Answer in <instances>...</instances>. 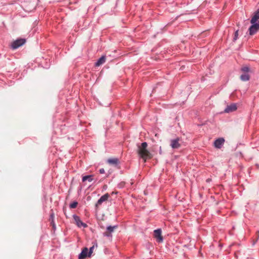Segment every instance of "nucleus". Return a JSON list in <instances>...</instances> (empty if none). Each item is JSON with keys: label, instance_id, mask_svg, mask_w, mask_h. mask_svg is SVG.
I'll list each match as a JSON object with an SVG mask.
<instances>
[{"label": "nucleus", "instance_id": "f257e3e1", "mask_svg": "<svg viewBox=\"0 0 259 259\" xmlns=\"http://www.w3.org/2000/svg\"><path fill=\"white\" fill-rule=\"evenodd\" d=\"M148 144L146 142H143L138 146V153L141 158L146 162L147 159L151 158L150 152L147 150Z\"/></svg>", "mask_w": 259, "mask_h": 259}, {"label": "nucleus", "instance_id": "f03ea898", "mask_svg": "<svg viewBox=\"0 0 259 259\" xmlns=\"http://www.w3.org/2000/svg\"><path fill=\"white\" fill-rule=\"evenodd\" d=\"M259 30V21L258 23H251V26L248 29L249 34L253 35Z\"/></svg>", "mask_w": 259, "mask_h": 259}, {"label": "nucleus", "instance_id": "7ed1b4c3", "mask_svg": "<svg viewBox=\"0 0 259 259\" xmlns=\"http://www.w3.org/2000/svg\"><path fill=\"white\" fill-rule=\"evenodd\" d=\"M25 42L26 40L25 39H17L12 43L11 48L13 49H16L24 45Z\"/></svg>", "mask_w": 259, "mask_h": 259}, {"label": "nucleus", "instance_id": "20e7f679", "mask_svg": "<svg viewBox=\"0 0 259 259\" xmlns=\"http://www.w3.org/2000/svg\"><path fill=\"white\" fill-rule=\"evenodd\" d=\"M73 218L75 221L76 225H77V226L78 227H79V228L83 227V228H85L88 227L87 225L85 223L82 222L81 221L79 217H78L76 214H73Z\"/></svg>", "mask_w": 259, "mask_h": 259}, {"label": "nucleus", "instance_id": "39448f33", "mask_svg": "<svg viewBox=\"0 0 259 259\" xmlns=\"http://www.w3.org/2000/svg\"><path fill=\"white\" fill-rule=\"evenodd\" d=\"M118 227L117 225L113 226H109L107 227V232L103 233V236L107 237H112V233L114 232V229Z\"/></svg>", "mask_w": 259, "mask_h": 259}, {"label": "nucleus", "instance_id": "423d86ee", "mask_svg": "<svg viewBox=\"0 0 259 259\" xmlns=\"http://www.w3.org/2000/svg\"><path fill=\"white\" fill-rule=\"evenodd\" d=\"M154 236L158 242H162L163 241V237L161 235V230L158 229L154 231Z\"/></svg>", "mask_w": 259, "mask_h": 259}, {"label": "nucleus", "instance_id": "0eeeda50", "mask_svg": "<svg viewBox=\"0 0 259 259\" xmlns=\"http://www.w3.org/2000/svg\"><path fill=\"white\" fill-rule=\"evenodd\" d=\"M180 138H177L170 140V146L172 149H178L180 147L181 144L179 143Z\"/></svg>", "mask_w": 259, "mask_h": 259}, {"label": "nucleus", "instance_id": "6e6552de", "mask_svg": "<svg viewBox=\"0 0 259 259\" xmlns=\"http://www.w3.org/2000/svg\"><path fill=\"white\" fill-rule=\"evenodd\" d=\"M224 142H225V139L224 138H219L214 141V146L217 148L220 149L222 148V147L224 145Z\"/></svg>", "mask_w": 259, "mask_h": 259}, {"label": "nucleus", "instance_id": "1a4fd4ad", "mask_svg": "<svg viewBox=\"0 0 259 259\" xmlns=\"http://www.w3.org/2000/svg\"><path fill=\"white\" fill-rule=\"evenodd\" d=\"M109 197V195L108 193H106L103 196H102L98 200L96 204V207L97 208L103 202L107 200Z\"/></svg>", "mask_w": 259, "mask_h": 259}, {"label": "nucleus", "instance_id": "9d476101", "mask_svg": "<svg viewBox=\"0 0 259 259\" xmlns=\"http://www.w3.org/2000/svg\"><path fill=\"white\" fill-rule=\"evenodd\" d=\"M259 21V9L256 10L252 14V16L250 20V23H258Z\"/></svg>", "mask_w": 259, "mask_h": 259}, {"label": "nucleus", "instance_id": "9b49d317", "mask_svg": "<svg viewBox=\"0 0 259 259\" xmlns=\"http://www.w3.org/2000/svg\"><path fill=\"white\" fill-rule=\"evenodd\" d=\"M237 106L235 104H232L227 106L225 109V112L229 113L237 110Z\"/></svg>", "mask_w": 259, "mask_h": 259}, {"label": "nucleus", "instance_id": "f8f14e48", "mask_svg": "<svg viewBox=\"0 0 259 259\" xmlns=\"http://www.w3.org/2000/svg\"><path fill=\"white\" fill-rule=\"evenodd\" d=\"M88 248L87 247L84 248L80 253L78 255V259H84L88 256Z\"/></svg>", "mask_w": 259, "mask_h": 259}, {"label": "nucleus", "instance_id": "ddd939ff", "mask_svg": "<svg viewBox=\"0 0 259 259\" xmlns=\"http://www.w3.org/2000/svg\"><path fill=\"white\" fill-rule=\"evenodd\" d=\"M107 162L110 164L116 165L119 163V160L117 158H109L107 160Z\"/></svg>", "mask_w": 259, "mask_h": 259}, {"label": "nucleus", "instance_id": "4468645a", "mask_svg": "<svg viewBox=\"0 0 259 259\" xmlns=\"http://www.w3.org/2000/svg\"><path fill=\"white\" fill-rule=\"evenodd\" d=\"M106 61V58L105 56H103L101 57H100L98 61L96 62L95 65L96 66H99L100 65L103 64Z\"/></svg>", "mask_w": 259, "mask_h": 259}, {"label": "nucleus", "instance_id": "2eb2a0df", "mask_svg": "<svg viewBox=\"0 0 259 259\" xmlns=\"http://www.w3.org/2000/svg\"><path fill=\"white\" fill-rule=\"evenodd\" d=\"M240 79L242 81H246L249 80L250 76L248 73H244L240 76Z\"/></svg>", "mask_w": 259, "mask_h": 259}, {"label": "nucleus", "instance_id": "dca6fc26", "mask_svg": "<svg viewBox=\"0 0 259 259\" xmlns=\"http://www.w3.org/2000/svg\"><path fill=\"white\" fill-rule=\"evenodd\" d=\"M93 175H88L83 176L82 178V181L85 182L86 181H88L89 182H91L93 180Z\"/></svg>", "mask_w": 259, "mask_h": 259}, {"label": "nucleus", "instance_id": "f3484780", "mask_svg": "<svg viewBox=\"0 0 259 259\" xmlns=\"http://www.w3.org/2000/svg\"><path fill=\"white\" fill-rule=\"evenodd\" d=\"M98 245L96 242H95L94 245L90 248L89 251L88 250V256H90L92 253H93V249L95 247H97Z\"/></svg>", "mask_w": 259, "mask_h": 259}, {"label": "nucleus", "instance_id": "a211bd4d", "mask_svg": "<svg viewBox=\"0 0 259 259\" xmlns=\"http://www.w3.org/2000/svg\"><path fill=\"white\" fill-rule=\"evenodd\" d=\"M241 71L244 73H248L249 71V68L247 66L243 67L241 68Z\"/></svg>", "mask_w": 259, "mask_h": 259}, {"label": "nucleus", "instance_id": "6ab92c4d", "mask_svg": "<svg viewBox=\"0 0 259 259\" xmlns=\"http://www.w3.org/2000/svg\"><path fill=\"white\" fill-rule=\"evenodd\" d=\"M77 204L78 203L76 201H74L70 204L69 207L70 208H75L76 207Z\"/></svg>", "mask_w": 259, "mask_h": 259}, {"label": "nucleus", "instance_id": "aec40b11", "mask_svg": "<svg viewBox=\"0 0 259 259\" xmlns=\"http://www.w3.org/2000/svg\"><path fill=\"white\" fill-rule=\"evenodd\" d=\"M238 37V30H237L235 32L234 36L233 37V41H236Z\"/></svg>", "mask_w": 259, "mask_h": 259}, {"label": "nucleus", "instance_id": "412c9836", "mask_svg": "<svg viewBox=\"0 0 259 259\" xmlns=\"http://www.w3.org/2000/svg\"><path fill=\"white\" fill-rule=\"evenodd\" d=\"M54 221L55 220V215L54 213L52 211L50 215V221Z\"/></svg>", "mask_w": 259, "mask_h": 259}, {"label": "nucleus", "instance_id": "4be33fe9", "mask_svg": "<svg viewBox=\"0 0 259 259\" xmlns=\"http://www.w3.org/2000/svg\"><path fill=\"white\" fill-rule=\"evenodd\" d=\"M51 225L52 226L53 228H54V229H56V225H55V220L54 221H51Z\"/></svg>", "mask_w": 259, "mask_h": 259}, {"label": "nucleus", "instance_id": "5701e85b", "mask_svg": "<svg viewBox=\"0 0 259 259\" xmlns=\"http://www.w3.org/2000/svg\"><path fill=\"white\" fill-rule=\"evenodd\" d=\"M51 225L52 226L53 228H54V229H56V225H55V220L54 221H51Z\"/></svg>", "mask_w": 259, "mask_h": 259}, {"label": "nucleus", "instance_id": "b1692460", "mask_svg": "<svg viewBox=\"0 0 259 259\" xmlns=\"http://www.w3.org/2000/svg\"><path fill=\"white\" fill-rule=\"evenodd\" d=\"M51 225L52 226L53 228H54V229H56V225H55V220L54 221H51Z\"/></svg>", "mask_w": 259, "mask_h": 259}, {"label": "nucleus", "instance_id": "393cba45", "mask_svg": "<svg viewBox=\"0 0 259 259\" xmlns=\"http://www.w3.org/2000/svg\"><path fill=\"white\" fill-rule=\"evenodd\" d=\"M99 172L100 174H104L105 173V170L104 168H101L99 170Z\"/></svg>", "mask_w": 259, "mask_h": 259}]
</instances>
